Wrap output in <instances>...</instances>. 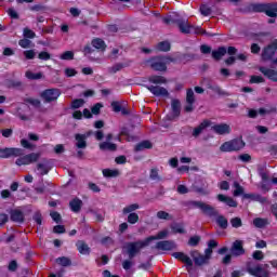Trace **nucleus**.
<instances>
[{
  "mask_svg": "<svg viewBox=\"0 0 277 277\" xmlns=\"http://www.w3.org/2000/svg\"><path fill=\"white\" fill-rule=\"evenodd\" d=\"M162 22L166 25H170V23H174L175 25H177L181 34H195V36H209V32L202 29V27L194 26L189 24V19H187L186 17L168 16V17H163Z\"/></svg>",
  "mask_w": 277,
  "mask_h": 277,
  "instance_id": "f257e3e1",
  "label": "nucleus"
},
{
  "mask_svg": "<svg viewBox=\"0 0 277 277\" xmlns=\"http://www.w3.org/2000/svg\"><path fill=\"white\" fill-rule=\"evenodd\" d=\"M175 63L176 58L170 55L155 56L145 61L146 66H149V68H151V70H156V72H166V70H168V66Z\"/></svg>",
  "mask_w": 277,
  "mask_h": 277,
  "instance_id": "f03ea898",
  "label": "nucleus"
},
{
  "mask_svg": "<svg viewBox=\"0 0 277 277\" xmlns=\"http://www.w3.org/2000/svg\"><path fill=\"white\" fill-rule=\"evenodd\" d=\"M148 246L149 243L145 238V240H137V241L126 243L124 250L129 259H135V256H137V254H140V252H142V250H144V248Z\"/></svg>",
  "mask_w": 277,
  "mask_h": 277,
  "instance_id": "7ed1b4c3",
  "label": "nucleus"
},
{
  "mask_svg": "<svg viewBox=\"0 0 277 277\" xmlns=\"http://www.w3.org/2000/svg\"><path fill=\"white\" fill-rule=\"evenodd\" d=\"M246 146V143L241 138H235L228 142H225L221 145V153H235L241 150Z\"/></svg>",
  "mask_w": 277,
  "mask_h": 277,
  "instance_id": "20e7f679",
  "label": "nucleus"
},
{
  "mask_svg": "<svg viewBox=\"0 0 277 277\" xmlns=\"http://www.w3.org/2000/svg\"><path fill=\"white\" fill-rule=\"evenodd\" d=\"M246 272L254 277H269V273L263 268V265L258 264L256 262H248Z\"/></svg>",
  "mask_w": 277,
  "mask_h": 277,
  "instance_id": "39448f33",
  "label": "nucleus"
},
{
  "mask_svg": "<svg viewBox=\"0 0 277 277\" xmlns=\"http://www.w3.org/2000/svg\"><path fill=\"white\" fill-rule=\"evenodd\" d=\"M254 12H265L266 16L271 18H276L277 16V2L275 3H263V4H253Z\"/></svg>",
  "mask_w": 277,
  "mask_h": 277,
  "instance_id": "423d86ee",
  "label": "nucleus"
},
{
  "mask_svg": "<svg viewBox=\"0 0 277 277\" xmlns=\"http://www.w3.org/2000/svg\"><path fill=\"white\" fill-rule=\"evenodd\" d=\"M137 209H140L137 203H131L122 209L123 215H128L127 221L129 224H137L140 222V215L134 212Z\"/></svg>",
  "mask_w": 277,
  "mask_h": 277,
  "instance_id": "0eeeda50",
  "label": "nucleus"
},
{
  "mask_svg": "<svg viewBox=\"0 0 277 277\" xmlns=\"http://www.w3.org/2000/svg\"><path fill=\"white\" fill-rule=\"evenodd\" d=\"M40 96L44 103H53L62 96V91L60 89H48L42 91Z\"/></svg>",
  "mask_w": 277,
  "mask_h": 277,
  "instance_id": "6e6552de",
  "label": "nucleus"
},
{
  "mask_svg": "<svg viewBox=\"0 0 277 277\" xmlns=\"http://www.w3.org/2000/svg\"><path fill=\"white\" fill-rule=\"evenodd\" d=\"M40 159V153H31L16 159V166H31Z\"/></svg>",
  "mask_w": 277,
  "mask_h": 277,
  "instance_id": "1a4fd4ad",
  "label": "nucleus"
},
{
  "mask_svg": "<svg viewBox=\"0 0 277 277\" xmlns=\"http://www.w3.org/2000/svg\"><path fill=\"white\" fill-rule=\"evenodd\" d=\"M25 151L22 148H0V158L10 159V157H23Z\"/></svg>",
  "mask_w": 277,
  "mask_h": 277,
  "instance_id": "9d476101",
  "label": "nucleus"
},
{
  "mask_svg": "<svg viewBox=\"0 0 277 277\" xmlns=\"http://www.w3.org/2000/svg\"><path fill=\"white\" fill-rule=\"evenodd\" d=\"M276 51H277V40L274 41L268 47L264 48V50L262 52V60L264 62H269V61L273 62L274 56L276 55Z\"/></svg>",
  "mask_w": 277,
  "mask_h": 277,
  "instance_id": "9b49d317",
  "label": "nucleus"
},
{
  "mask_svg": "<svg viewBox=\"0 0 277 277\" xmlns=\"http://www.w3.org/2000/svg\"><path fill=\"white\" fill-rule=\"evenodd\" d=\"M172 256L173 259H177V261L185 263L186 267H188L189 269L190 267H194V261H192V258H189V255L183 252H173Z\"/></svg>",
  "mask_w": 277,
  "mask_h": 277,
  "instance_id": "f8f14e48",
  "label": "nucleus"
},
{
  "mask_svg": "<svg viewBox=\"0 0 277 277\" xmlns=\"http://www.w3.org/2000/svg\"><path fill=\"white\" fill-rule=\"evenodd\" d=\"M92 135V132H89L87 134H76L75 140H76V147L77 148H88V137Z\"/></svg>",
  "mask_w": 277,
  "mask_h": 277,
  "instance_id": "ddd939ff",
  "label": "nucleus"
},
{
  "mask_svg": "<svg viewBox=\"0 0 277 277\" xmlns=\"http://www.w3.org/2000/svg\"><path fill=\"white\" fill-rule=\"evenodd\" d=\"M147 90L154 94V96H169L170 93L163 87L159 85H146Z\"/></svg>",
  "mask_w": 277,
  "mask_h": 277,
  "instance_id": "4468645a",
  "label": "nucleus"
},
{
  "mask_svg": "<svg viewBox=\"0 0 277 277\" xmlns=\"http://www.w3.org/2000/svg\"><path fill=\"white\" fill-rule=\"evenodd\" d=\"M260 72L266 77V79H269V81H274L277 83V70L268 68V67H260Z\"/></svg>",
  "mask_w": 277,
  "mask_h": 277,
  "instance_id": "2eb2a0df",
  "label": "nucleus"
},
{
  "mask_svg": "<svg viewBox=\"0 0 277 277\" xmlns=\"http://www.w3.org/2000/svg\"><path fill=\"white\" fill-rule=\"evenodd\" d=\"M176 248V243L172 240H162L156 243V250L170 251Z\"/></svg>",
  "mask_w": 277,
  "mask_h": 277,
  "instance_id": "dca6fc26",
  "label": "nucleus"
},
{
  "mask_svg": "<svg viewBox=\"0 0 277 277\" xmlns=\"http://www.w3.org/2000/svg\"><path fill=\"white\" fill-rule=\"evenodd\" d=\"M212 131L217 135H228L230 133V126L228 123L215 124L212 127Z\"/></svg>",
  "mask_w": 277,
  "mask_h": 277,
  "instance_id": "f3484780",
  "label": "nucleus"
},
{
  "mask_svg": "<svg viewBox=\"0 0 277 277\" xmlns=\"http://www.w3.org/2000/svg\"><path fill=\"white\" fill-rule=\"evenodd\" d=\"M190 256L195 265L200 266V265H205L206 263H209V260L205 255L198 253V251H192Z\"/></svg>",
  "mask_w": 277,
  "mask_h": 277,
  "instance_id": "a211bd4d",
  "label": "nucleus"
},
{
  "mask_svg": "<svg viewBox=\"0 0 277 277\" xmlns=\"http://www.w3.org/2000/svg\"><path fill=\"white\" fill-rule=\"evenodd\" d=\"M232 254L234 256H241V254H246V250H243V242L241 240H236L232 246Z\"/></svg>",
  "mask_w": 277,
  "mask_h": 277,
  "instance_id": "6ab92c4d",
  "label": "nucleus"
},
{
  "mask_svg": "<svg viewBox=\"0 0 277 277\" xmlns=\"http://www.w3.org/2000/svg\"><path fill=\"white\" fill-rule=\"evenodd\" d=\"M49 172H51L49 161L43 160V162L37 163V174H39V176H45V174H49Z\"/></svg>",
  "mask_w": 277,
  "mask_h": 277,
  "instance_id": "aec40b11",
  "label": "nucleus"
},
{
  "mask_svg": "<svg viewBox=\"0 0 277 277\" xmlns=\"http://www.w3.org/2000/svg\"><path fill=\"white\" fill-rule=\"evenodd\" d=\"M201 211L203 215H208V217H217L219 212L213 208V206L203 202L201 207Z\"/></svg>",
  "mask_w": 277,
  "mask_h": 277,
  "instance_id": "412c9836",
  "label": "nucleus"
},
{
  "mask_svg": "<svg viewBox=\"0 0 277 277\" xmlns=\"http://www.w3.org/2000/svg\"><path fill=\"white\" fill-rule=\"evenodd\" d=\"M10 215L11 221L15 222L16 224H23V222H25V214L21 210H12Z\"/></svg>",
  "mask_w": 277,
  "mask_h": 277,
  "instance_id": "4be33fe9",
  "label": "nucleus"
},
{
  "mask_svg": "<svg viewBox=\"0 0 277 277\" xmlns=\"http://www.w3.org/2000/svg\"><path fill=\"white\" fill-rule=\"evenodd\" d=\"M207 127H211V121L203 120L197 128L193 130V137H198V135H200V133H202Z\"/></svg>",
  "mask_w": 277,
  "mask_h": 277,
  "instance_id": "5701e85b",
  "label": "nucleus"
},
{
  "mask_svg": "<svg viewBox=\"0 0 277 277\" xmlns=\"http://www.w3.org/2000/svg\"><path fill=\"white\" fill-rule=\"evenodd\" d=\"M76 248L80 254H83V255L90 254V247L83 240L77 241Z\"/></svg>",
  "mask_w": 277,
  "mask_h": 277,
  "instance_id": "b1692460",
  "label": "nucleus"
},
{
  "mask_svg": "<svg viewBox=\"0 0 277 277\" xmlns=\"http://www.w3.org/2000/svg\"><path fill=\"white\" fill-rule=\"evenodd\" d=\"M217 200L220 202H225L227 207L237 208V201L232 197H226V195H217Z\"/></svg>",
  "mask_w": 277,
  "mask_h": 277,
  "instance_id": "393cba45",
  "label": "nucleus"
},
{
  "mask_svg": "<svg viewBox=\"0 0 277 277\" xmlns=\"http://www.w3.org/2000/svg\"><path fill=\"white\" fill-rule=\"evenodd\" d=\"M69 207L74 213H79L81 211V207H83V201L79 198H75L69 202Z\"/></svg>",
  "mask_w": 277,
  "mask_h": 277,
  "instance_id": "a878e982",
  "label": "nucleus"
},
{
  "mask_svg": "<svg viewBox=\"0 0 277 277\" xmlns=\"http://www.w3.org/2000/svg\"><path fill=\"white\" fill-rule=\"evenodd\" d=\"M100 150H109L110 153H115V150H118V145L109 141L102 142L100 143Z\"/></svg>",
  "mask_w": 277,
  "mask_h": 277,
  "instance_id": "bb28decb",
  "label": "nucleus"
},
{
  "mask_svg": "<svg viewBox=\"0 0 277 277\" xmlns=\"http://www.w3.org/2000/svg\"><path fill=\"white\" fill-rule=\"evenodd\" d=\"M171 109L174 118H179L181 116V101L172 100Z\"/></svg>",
  "mask_w": 277,
  "mask_h": 277,
  "instance_id": "cd10ccee",
  "label": "nucleus"
},
{
  "mask_svg": "<svg viewBox=\"0 0 277 277\" xmlns=\"http://www.w3.org/2000/svg\"><path fill=\"white\" fill-rule=\"evenodd\" d=\"M224 55H226V48L225 47H220V48H217V50L212 51V57L216 62H220V60L222 57H224Z\"/></svg>",
  "mask_w": 277,
  "mask_h": 277,
  "instance_id": "c85d7f7f",
  "label": "nucleus"
},
{
  "mask_svg": "<svg viewBox=\"0 0 277 277\" xmlns=\"http://www.w3.org/2000/svg\"><path fill=\"white\" fill-rule=\"evenodd\" d=\"M103 176L106 179H116L117 176H120V170L118 169H104L103 170Z\"/></svg>",
  "mask_w": 277,
  "mask_h": 277,
  "instance_id": "c756f323",
  "label": "nucleus"
},
{
  "mask_svg": "<svg viewBox=\"0 0 277 277\" xmlns=\"http://www.w3.org/2000/svg\"><path fill=\"white\" fill-rule=\"evenodd\" d=\"M149 83H155V85H161L168 83V79L163 76H150L148 79Z\"/></svg>",
  "mask_w": 277,
  "mask_h": 277,
  "instance_id": "7c9ffc66",
  "label": "nucleus"
},
{
  "mask_svg": "<svg viewBox=\"0 0 277 277\" xmlns=\"http://www.w3.org/2000/svg\"><path fill=\"white\" fill-rule=\"evenodd\" d=\"M148 148H153V143H150V141H143V142L138 143V144L135 146L134 150H135L136 153H140V151L146 150V149H148Z\"/></svg>",
  "mask_w": 277,
  "mask_h": 277,
  "instance_id": "2f4dec72",
  "label": "nucleus"
},
{
  "mask_svg": "<svg viewBox=\"0 0 277 277\" xmlns=\"http://www.w3.org/2000/svg\"><path fill=\"white\" fill-rule=\"evenodd\" d=\"M168 237V230H161L156 236H149L146 238L147 243L150 245V241H156V239H166Z\"/></svg>",
  "mask_w": 277,
  "mask_h": 277,
  "instance_id": "473e14b6",
  "label": "nucleus"
},
{
  "mask_svg": "<svg viewBox=\"0 0 277 277\" xmlns=\"http://www.w3.org/2000/svg\"><path fill=\"white\" fill-rule=\"evenodd\" d=\"M216 224L220 228H228V220L224 215H216Z\"/></svg>",
  "mask_w": 277,
  "mask_h": 277,
  "instance_id": "72a5a7b5",
  "label": "nucleus"
},
{
  "mask_svg": "<svg viewBox=\"0 0 277 277\" xmlns=\"http://www.w3.org/2000/svg\"><path fill=\"white\" fill-rule=\"evenodd\" d=\"M267 224H269L267 219L256 217L253 220V225L255 226V228H265Z\"/></svg>",
  "mask_w": 277,
  "mask_h": 277,
  "instance_id": "f704fd0d",
  "label": "nucleus"
},
{
  "mask_svg": "<svg viewBox=\"0 0 277 277\" xmlns=\"http://www.w3.org/2000/svg\"><path fill=\"white\" fill-rule=\"evenodd\" d=\"M92 47H94V49H98L100 51H105L107 45L103 39L96 38L92 40Z\"/></svg>",
  "mask_w": 277,
  "mask_h": 277,
  "instance_id": "c9c22d12",
  "label": "nucleus"
},
{
  "mask_svg": "<svg viewBox=\"0 0 277 277\" xmlns=\"http://www.w3.org/2000/svg\"><path fill=\"white\" fill-rule=\"evenodd\" d=\"M56 263L62 267H70V265H72V261L66 256L57 258Z\"/></svg>",
  "mask_w": 277,
  "mask_h": 277,
  "instance_id": "e433bc0d",
  "label": "nucleus"
},
{
  "mask_svg": "<svg viewBox=\"0 0 277 277\" xmlns=\"http://www.w3.org/2000/svg\"><path fill=\"white\" fill-rule=\"evenodd\" d=\"M245 198H251L252 200H255L256 202H261V205H265L267 202V198L261 196V195H250L246 194L243 195Z\"/></svg>",
  "mask_w": 277,
  "mask_h": 277,
  "instance_id": "4c0bfd02",
  "label": "nucleus"
},
{
  "mask_svg": "<svg viewBox=\"0 0 277 277\" xmlns=\"http://www.w3.org/2000/svg\"><path fill=\"white\" fill-rule=\"evenodd\" d=\"M233 186L235 187L233 196H235L236 198L239 196H243V188L241 184H239V182H234Z\"/></svg>",
  "mask_w": 277,
  "mask_h": 277,
  "instance_id": "58836bf2",
  "label": "nucleus"
},
{
  "mask_svg": "<svg viewBox=\"0 0 277 277\" xmlns=\"http://www.w3.org/2000/svg\"><path fill=\"white\" fill-rule=\"evenodd\" d=\"M156 217L158 220H169V221L174 220V217L170 213H168L163 210L158 211L156 214Z\"/></svg>",
  "mask_w": 277,
  "mask_h": 277,
  "instance_id": "ea45409f",
  "label": "nucleus"
},
{
  "mask_svg": "<svg viewBox=\"0 0 277 277\" xmlns=\"http://www.w3.org/2000/svg\"><path fill=\"white\" fill-rule=\"evenodd\" d=\"M149 179L151 181H161V176L159 175V169L158 168H153L149 171Z\"/></svg>",
  "mask_w": 277,
  "mask_h": 277,
  "instance_id": "a19ab883",
  "label": "nucleus"
},
{
  "mask_svg": "<svg viewBox=\"0 0 277 277\" xmlns=\"http://www.w3.org/2000/svg\"><path fill=\"white\" fill-rule=\"evenodd\" d=\"M205 202L202 201H196V200H192L187 202V207L188 209H202Z\"/></svg>",
  "mask_w": 277,
  "mask_h": 277,
  "instance_id": "79ce46f5",
  "label": "nucleus"
},
{
  "mask_svg": "<svg viewBox=\"0 0 277 277\" xmlns=\"http://www.w3.org/2000/svg\"><path fill=\"white\" fill-rule=\"evenodd\" d=\"M171 229L175 234L185 235V228H183L182 224L175 223V224L171 225Z\"/></svg>",
  "mask_w": 277,
  "mask_h": 277,
  "instance_id": "37998d69",
  "label": "nucleus"
},
{
  "mask_svg": "<svg viewBox=\"0 0 277 277\" xmlns=\"http://www.w3.org/2000/svg\"><path fill=\"white\" fill-rule=\"evenodd\" d=\"M26 78L30 79L31 81H36L38 79H42V72L34 74L32 71H26Z\"/></svg>",
  "mask_w": 277,
  "mask_h": 277,
  "instance_id": "c03bdc74",
  "label": "nucleus"
},
{
  "mask_svg": "<svg viewBox=\"0 0 277 277\" xmlns=\"http://www.w3.org/2000/svg\"><path fill=\"white\" fill-rule=\"evenodd\" d=\"M208 89H209V90H212V92H214V94H219L220 96H224V94H226V92H224V91L220 88V85H217V84H214V85L209 84V85H208Z\"/></svg>",
  "mask_w": 277,
  "mask_h": 277,
  "instance_id": "a18cd8bd",
  "label": "nucleus"
},
{
  "mask_svg": "<svg viewBox=\"0 0 277 277\" xmlns=\"http://www.w3.org/2000/svg\"><path fill=\"white\" fill-rule=\"evenodd\" d=\"M158 51H163L164 53L170 51V42L168 41H161L157 44Z\"/></svg>",
  "mask_w": 277,
  "mask_h": 277,
  "instance_id": "49530a36",
  "label": "nucleus"
},
{
  "mask_svg": "<svg viewBox=\"0 0 277 277\" xmlns=\"http://www.w3.org/2000/svg\"><path fill=\"white\" fill-rule=\"evenodd\" d=\"M123 68H124L123 64L117 63L108 69V72H110L111 75H116V72L122 70Z\"/></svg>",
  "mask_w": 277,
  "mask_h": 277,
  "instance_id": "de8ad7c7",
  "label": "nucleus"
},
{
  "mask_svg": "<svg viewBox=\"0 0 277 277\" xmlns=\"http://www.w3.org/2000/svg\"><path fill=\"white\" fill-rule=\"evenodd\" d=\"M111 107L116 114L120 111H122V114H127V110L122 109V105L120 104V102H113Z\"/></svg>",
  "mask_w": 277,
  "mask_h": 277,
  "instance_id": "09e8293b",
  "label": "nucleus"
},
{
  "mask_svg": "<svg viewBox=\"0 0 277 277\" xmlns=\"http://www.w3.org/2000/svg\"><path fill=\"white\" fill-rule=\"evenodd\" d=\"M28 105H32V107H40V100L34 97H27L24 100Z\"/></svg>",
  "mask_w": 277,
  "mask_h": 277,
  "instance_id": "8fccbe9b",
  "label": "nucleus"
},
{
  "mask_svg": "<svg viewBox=\"0 0 277 277\" xmlns=\"http://www.w3.org/2000/svg\"><path fill=\"white\" fill-rule=\"evenodd\" d=\"M230 224L233 226V228H241V226H243V223L241 222L240 217H233L230 220Z\"/></svg>",
  "mask_w": 277,
  "mask_h": 277,
  "instance_id": "3c124183",
  "label": "nucleus"
},
{
  "mask_svg": "<svg viewBox=\"0 0 277 277\" xmlns=\"http://www.w3.org/2000/svg\"><path fill=\"white\" fill-rule=\"evenodd\" d=\"M186 103H196V97L194 96V90H192V89L187 90Z\"/></svg>",
  "mask_w": 277,
  "mask_h": 277,
  "instance_id": "603ef678",
  "label": "nucleus"
},
{
  "mask_svg": "<svg viewBox=\"0 0 277 277\" xmlns=\"http://www.w3.org/2000/svg\"><path fill=\"white\" fill-rule=\"evenodd\" d=\"M200 12H201L202 16H211V6L202 4L200 6Z\"/></svg>",
  "mask_w": 277,
  "mask_h": 277,
  "instance_id": "864d4df0",
  "label": "nucleus"
},
{
  "mask_svg": "<svg viewBox=\"0 0 277 277\" xmlns=\"http://www.w3.org/2000/svg\"><path fill=\"white\" fill-rule=\"evenodd\" d=\"M61 60H65V61L75 60V53H72V51H66L61 55Z\"/></svg>",
  "mask_w": 277,
  "mask_h": 277,
  "instance_id": "5fc2aeb1",
  "label": "nucleus"
},
{
  "mask_svg": "<svg viewBox=\"0 0 277 277\" xmlns=\"http://www.w3.org/2000/svg\"><path fill=\"white\" fill-rule=\"evenodd\" d=\"M19 47H22V49H29V47H31V40L25 38V39H21L18 41Z\"/></svg>",
  "mask_w": 277,
  "mask_h": 277,
  "instance_id": "6e6d98bb",
  "label": "nucleus"
},
{
  "mask_svg": "<svg viewBox=\"0 0 277 277\" xmlns=\"http://www.w3.org/2000/svg\"><path fill=\"white\" fill-rule=\"evenodd\" d=\"M24 38H29L30 40H32V38H36V32H34V30L29 29V28H24Z\"/></svg>",
  "mask_w": 277,
  "mask_h": 277,
  "instance_id": "4d7b16f0",
  "label": "nucleus"
},
{
  "mask_svg": "<svg viewBox=\"0 0 277 277\" xmlns=\"http://www.w3.org/2000/svg\"><path fill=\"white\" fill-rule=\"evenodd\" d=\"M198 243H200V236H193L188 240V246H192L193 248H195V246H198Z\"/></svg>",
  "mask_w": 277,
  "mask_h": 277,
  "instance_id": "13d9d810",
  "label": "nucleus"
},
{
  "mask_svg": "<svg viewBox=\"0 0 277 277\" xmlns=\"http://www.w3.org/2000/svg\"><path fill=\"white\" fill-rule=\"evenodd\" d=\"M134 263L130 260H124L122 262V268L126 271V272H129V269H131V267H133Z\"/></svg>",
  "mask_w": 277,
  "mask_h": 277,
  "instance_id": "bf43d9fd",
  "label": "nucleus"
},
{
  "mask_svg": "<svg viewBox=\"0 0 277 277\" xmlns=\"http://www.w3.org/2000/svg\"><path fill=\"white\" fill-rule=\"evenodd\" d=\"M32 220L36 222V224H38V226H42V214L40 212H36Z\"/></svg>",
  "mask_w": 277,
  "mask_h": 277,
  "instance_id": "052dcab7",
  "label": "nucleus"
},
{
  "mask_svg": "<svg viewBox=\"0 0 277 277\" xmlns=\"http://www.w3.org/2000/svg\"><path fill=\"white\" fill-rule=\"evenodd\" d=\"M83 100H74L71 103V109H79V107H83Z\"/></svg>",
  "mask_w": 277,
  "mask_h": 277,
  "instance_id": "680f3d73",
  "label": "nucleus"
},
{
  "mask_svg": "<svg viewBox=\"0 0 277 277\" xmlns=\"http://www.w3.org/2000/svg\"><path fill=\"white\" fill-rule=\"evenodd\" d=\"M24 56L26 60H34V57H36V51L26 50V51H24Z\"/></svg>",
  "mask_w": 277,
  "mask_h": 277,
  "instance_id": "e2e57ef3",
  "label": "nucleus"
},
{
  "mask_svg": "<svg viewBox=\"0 0 277 277\" xmlns=\"http://www.w3.org/2000/svg\"><path fill=\"white\" fill-rule=\"evenodd\" d=\"M39 60H42L43 62H49L51 60V54L49 52H40L38 54Z\"/></svg>",
  "mask_w": 277,
  "mask_h": 277,
  "instance_id": "0e129e2a",
  "label": "nucleus"
},
{
  "mask_svg": "<svg viewBox=\"0 0 277 277\" xmlns=\"http://www.w3.org/2000/svg\"><path fill=\"white\" fill-rule=\"evenodd\" d=\"M50 215L52 220L56 222V224H60V222H62V215L60 214V212H51Z\"/></svg>",
  "mask_w": 277,
  "mask_h": 277,
  "instance_id": "69168bd1",
  "label": "nucleus"
},
{
  "mask_svg": "<svg viewBox=\"0 0 277 277\" xmlns=\"http://www.w3.org/2000/svg\"><path fill=\"white\" fill-rule=\"evenodd\" d=\"M103 107V104L97 103L95 104L92 108L91 111L92 114H94L95 116H98V114H101V108Z\"/></svg>",
  "mask_w": 277,
  "mask_h": 277,
  "instance_id": "338daca9",
  "label": "nucleus"
},
{
  "mask_svg": "<svg viewBox=\"0 0 277 277\" xmlns=\"http://www.w3.org/2000/svg\"><path fill=\"white\" fill-rule=\"evenodd\" d=\"M265 79L261 76H251L250 83H263Z\"/></svg>",
  "mask_w": 277,
  "mask_h": 277,
  "instance_id": "774afa93",
  "label": "nucleus"
}]
</instances>
